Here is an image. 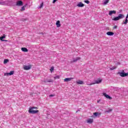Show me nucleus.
I'll return each instance as SVG.
<instances>
[{"label": "nucleus", "instance_id": "412c9836", "mask_svg": "<svg viewBox=\"0 0 128 128\" xmlns=\"http://www.w3.org/2000/svg\"><path fill=\"white\" fill-rule=\"evenodd\" d=\"M116 66H113L110 68V70H116Z\"/></svg>", "mask_w": 128, "mask_h": 128}, {"label": "nucleus", "instance_id": "0eeeda50", "mask_svg": "<svg viewBox=\"0 0 128 128\" xmlns=\"http://www.w3.org/2000/svg\"><path fill=\"white\" fill-rule=\"evenodd\" d=\"M116 14V11L114 10H110L108 14H109V16H112V14Z\"/></svg>", "mask_w": 128, "mask_h": 128}, {"label": "nucleus", "instance_id": "bb28decb", "mask_svg": "<svg viewBox=\"0 0 128 128\" xmlns=\"http://www.w3.org/2000/svg\"><path fill=\"white\" fill-rule=\"evenodd\" d=\"M54 66H52L50 68V71L51 72H54Z\"/></svg>", "mask_w": 128, "mask_h": 128}, {"label": "nucleus", "instance_id": "c85d7f7f", "mask_svg": "<svg viewBox=\"0 0 128 128\" xmlns=\"http://www.w3.org/2000/svg\"><path fill=\"white\" fill-rule=\"evenodd\" d=\"M84 2H86V4H90V1H88V0H86Z\"/></svg>", "mask_w": 128, "mask_h": 128}, {"label": "nucleus", "instance_id": "f257e3e1", "mask_svg": "<svg viewBox=\"0 0 128 128\" xmlns=\"http://www.w3.org/2000/svg\"><path fill=\"white\" fill-rule=\"evenodd\" d=\"M38 107H36V106H33V107H30L29 108L28 110V112L30 114H38V110H37Z\"/></svg>", "mask_w": 128, "mask_h": 128}, {"label": "nucleus", "instance_id": "7c9ffc66", "mask_svg": "<svg viewBox=\"0 0 128 128\" xmlns=\"http://www.w3.org/2000/svg\"><path fill=\"white\" fill-rule=\"evenodd\" d=\"M88 84V86H92V84H96V83L93 82V83H91V84Z\"/></svg>", "mask_w": 128, "mask_h": 128}, {"label": "nucleus", "instance_id": "4be33fe9", "mask_svg": "<svg viewBox=\"0 0 128 128\" xmlns=\"http://www.w3.org/2000/svg\"><path fill=\"white\" fill-rule=\"evenodd\" d=\"M14 71H10V72H9V76H12L14 74Z\"/></svg>", "mask_w": 128, "mask_h": 128}, {"label": "nucleus", "instance_id": "4c0bfd02", "mask_svg": "<svg viewBox=\"0 0 128 128\" xmlns=\"http://www.w3.org/2000/svg\"><path fill=\"white\" fill-rule=\"evenodd\" d=\"M42 34H44V33H42Z\"/></svg>", "mask_w": 128, "mask_h": 128}, {"label": "nucleus", "instance_id": "cd10ccee", "mask_svg": "<svg viewBox=\"0 0 128 128\" xmlns=\"http://www.w3.org/2000/svg\"><path fill=\"white\" fill-rule=\"evenodd\" d=\"M4 76H10V73H4Z\"/></svg>", "mask_w": 128, "mask_h": 128}, {"label": "nucleus", "instance_id": "7ed1b4c3", "mask_svg": "<svg viewBox=\"0 0 128 128\" xmlns=\"http://www.w3.org/2000/svg\"><path fill=\"white\" fill-rule=\"evenodd\" d=\"M32 68V64H30L28 66H24V69L25 70H30Z\"/></svg>", "mask_w": 128, "mask_h": 128}, {"label": "nucleus", "instance_id": "f3484780", "mask_svg": "<svg viewBox=\"0 0 128 128\" xmlns=\"http://www.w3.org/2000/svg\"><path fill=\"white\" fill-rule=\"evenodd\" d=\"M93 114L95 116H100V114H102V113L96 112H94Z\"/></svg>", "mask_w": 128, "mask_h": 128}, {"label": "nucleus", "instance_id": "c9c22d12", "mask_svg": "<svg viewBox=\"0 0 128 128\" xmlns=\"http://www.w3.org/2000/svg\"><path fill=\"white\" fill-rule=\"evenodd\" d=\"M54 96V95H52V94H50V97Z\"/></svg>", "mask_w": 128, "mask_h": 128}, {"label": "nucleus", "instance_id": "9b49d317", "mask_svg": "<svg viewBox=\"0 0 128 128\" xmlns=\"http://www.w3.org/2000/svg\"><path fill=\"white\" fill-rule=\"evenodd\" d=\"M88 124H92L94 122V119L93 118H88L86 120Z\"/></svg>", "mask_w": 128, "mask_h": 128}, {"label": "nucleus", "instance_id": "6ab92c4d", "mask_svg": "<svg viewBox=\"0 0 128 128\" xmlns=\"http://www.w3.org/2000/svg\"><path fill=\"white\" fill-rule=\"evenodd\" d=\"M6 38V36L4 34L3 36L0 37V40H4V38Z\"/></svg>", "mask_w": 128, "mask_h": 128}, {"label": "nucleus", "instance_id": "e433bc0d", "mask_svg": "<svg viewBox=\"0 0 128 128\" xmlns=\"http://www.w3.org/2000/svg\"><path fill=\"white\" fill-rule=\"evenodd\" d=\"M97 102H98V103L100 102V101L98 100V101Z\"/></svg>", "mask_w": 128, "mask_h": 128}, {"label": "nucleus", "instance_id": "393cba45", "mask_svg": "<svg viewBox=\"0 0 128 128\" xmlns=\"http://www.w3.org/2000/svg\"><path fill=\"white\" fill-rule=\"evenodd\" d=\"M26 10V8H24V6H23L22 8L20 10H21V12H22V11H24V10Z\"/></svg>", "mask_w": 128, "mask_h": 128}, {"label": "nucleus", "instance_id": "a211bd4d", "mask_svg": "<svg viewBox=\"0 0 128 128\" xmlns=\"http://www.w3.org/2000/svg\"><path fill=\"white\" fill-rule=\"evenodd\" d=\"M110 2V0H106L104 2V6H106V4H108Z\"/></svg>", "mask_w": 128, "mask_h": 128}, {"label": "nucleus", "instance_id": "6e6552de", "mask_svg": "<svg viewBox=\"0 0 128 128\" xmlns=\"http://www.w3.org/2000/svg\"><path fill=\"white\" fill-rule=\"evenodd\" d=\"M77 6H78V8H84V4H82V2H80L77 4Z\"/></svg>", "mask_w": 128, "mask_h": 128}, {"label": "nucleus", "instance_id": "f704fd0d", "mask_svg": "<svg viewBox=\"0 0 128 128\" xmlns=\"http://www.w3.org/2000/svg\"><path fill=\"white\" fill-rule=\"evenodd\" d=\"M2 42H8V40H2Z\"/></svg>", "mask_w": 128, "mask_h": 128}, {"label": "nucleus", "instance_id": "72a5a7b5", "mask_svg": "<svg viewBox=\"0 0 128 128\" xmlns=\"http://www.w3.org/2000/svg\"><path fill=\"white\" fill-rule=\"evenodd\" d=\"M56 0H53V4H54V2H56Z\"/></svg>", "mask_w": 128, "mask_h": 128}, {"label": "nucleus", "instance_id": "b1692460", "mask_svg": "<svg viewBox=\"0 0 128 128\" xmlns=\"http://www.w3.org/2000/svg\"><path fill=\"white\" fill-rule=\"evenodd\" d=\"M42 6H44V2H42L40 4V6H39L40 8H42Z\"/></svg>", "mask_w": 128, "mask_h": 128}, {"label": "nucleus", "instance_id": "1a4fd4ad", "mask_svg": "<svg viewBox=\"0 0 128 128\" xmlns=\"http://www.w3.org/2000/svg\"><path fill=\"white\" fill-rule=\"evenodd\" d=\"M16 4V6H22V4H23L22 2V0H18Z\"/></svg>", "mask_w": 128, "mask_h": 128}, {"label": "nucleus", "instance_id": "39448f33", "mask_svg": "<svg viewBox=\"0 0 128 128\" xmlns=\"http://www.w3.org/2000/svg\"><path fill=\"white\" fill-rule=\"evenodd\" d=\"M120 76H122V78H124V76H128V73H124V72H120Z\"/></svg>", "mask_w": 128, "mask_h": 128}, {"label": "nucleus", "instance_id": "9d476101", "mask_svg": "<svg viewBox=\"0 0 128 128\" xmlns=\"http://www.w3.org/2000/svg\"><path fill=\"white\" fill-rule=\"evenodd\" d=\"M102 82V80L99 78L98 80H95V82H94V84H100V82Z\"/></svg>", "mask_w": 128, "mask_h": 128}, {"label": "nucleus", "instance_id": "473e14b6", "mask_svg": "<svg viewBox=\"0 0 128 128\" xmlns=\"http://www.w3.org/2000/svg\"><path fill=\"white\" fill-rule=\"evenodd\" d=\"M48 82H52V80H48V81H47Z\"/></svg>", "mask_w": 128, "mask_h": 128}, {"label": "nucleus", "instance_id": "20e7f679", "mask_svg": "<svg viewBox=\"0 0 128 128\" xmlns=\"http://www.w3.org/2000/svg\"><path fill=\"white\" fill-rule=\"evenodd\" d=\"M80 60V57H76L75 59L71 61L70 63L72 64L74 62H78V60Z\"/></svg>", "mask_w": 128, "mask_h": 128}, {"label": "nucleus", "instance_id": "c756f323", "mask_svg": "<svg viewBox=\"0 0 128 128\" xmlns=\"http://www.w3.org/2000/svg\"><path fill=\"white\" fill-rule=\"evenodd\" d=\"M112 109H110L109 110L106 111V112H112Z\"/></svg>", "mask_w": 128, "mask_h": 128}, {"label": "nucleus", "instance_id": "5701e85b", "mask_svg": "<svg viewBox=\"0 0 128 128\" xmlns=\"http://www.w3.org/2000/svg\"><path fill=\"white\" fill-rule=\"evenodd\" d=\"M8 60L5 59L4 61V64H8Z\"/></svg>", "mask_w": 128, "mask_h": 128}, {"label": "nucleus", "instance_id": "dca6fc26", "mask_svg": "<svg viewBox=\"0 0 128 128\" xmlns=\"http://www.w3.org/2000/svg\"><path fill=\"white\" fill-rule=\"evenodd\" d=\"M77 84H84V81H82L80 80H78L76 82Z\"/></svg>", "mask_w": 128, "mask_h": 128}, {"label": "nucleus", "instance_id": "f8f14e48", "mask_svg": "<svg viewBox=\"0 0 128 128\" xmlns=\"http://www.w3.org/2000/svg\"><path fill=\"white\" fill-rule=\"evenodd\" d=\"M72 80H74V78H66L64 79V82H70Z\"/></svg>", "mask_w": 128, "mask_h": 128}, {"label": "nucleus", "instance_id": "2eb2a0df", "mask_svg": "<svg viewBox=\"0 0 128 128\" xmlns=\"http://www.w3.org/2000/svg\"><path fill=\"white\" fill-rule=\"evenodd\" d=\"M56 26L57 28H60V20H58L56 22Z\"/></svg>", "mask_w": 128, "mask_h": 128}, {"label": "nucleus", "instance_id": "2f4dec72", "mask_svg": "<svg viewBox=\"0 0 128 128\" xmlns=\"http://www.w3.org/2000/svg\"><path fill=\"white\" fill-rule=\"evenodd\" d=\"M118 28V26H114L113 27V28H114V30H116V28Z\"/></svg>", "mask_w": 128, "mask_h": 128}, {"label": "nucleus", "instance_id": "ddd939ff", "mask_svg": "<svg viewBox=\"0 0 128 128\" xmlns=\"http://www.w3.org/2000/svg\"><path fill=\"white\" fill-rule=\"evenodd\" d=\"M106 34L107 36H114V32H106Z\"/></svg>", "mask_w": 128, "mask_h": 128}, {"label": "nucleus", "instance_id": "f03ea898", "mask_svg": "<svg viewBox=\"0 0 128 128\" xmlns=\"http://www.w3.org/2000/svg\"><path fill=\"white\" fill-rule=\"evenodd\" d=\"M124 18V14H119L118 16L114 17L112 19V20L116 22V20H122V18Z\"/></svg>", "mask_w": 128, "mask_h": 128}, {"label": "nucleus", "instance_id": "423d86ee", "mask_svg": "<svg viewBox=\"0 0 128 128\" xmlns=\"http://www.w3.org/2000/svg\"><path fill=\"white\" fill-rule=\"evenodd\" d=\"M103 96L106 98H108V100H112V98L108 96V94H107L106 93H103Z\"/></svg>", "mask_w": 128, "mask_h": 128}, {"label": "nucleus", "instance_id": "a878e982", "mask_svg": "<svg viewBox=\"0 0 128 128\" xmlns=\"http://www.w3.org/2000/svg\"><path fill=\"white\" fill-rule=\"evenodd\" d=\"M54 78L55 80H58V78H60V76H57L54 77Z\"/></svg>", "mask_w": 128, "mask_h": 128}, {"label": "nucleus", "instance_id": "4468645a", "mask_svg": "<svg viewBox=\"0 0 128 128\" xmlns=\"http://www.w3.org/2000/svg\"><path fill=\"white\" fill-rule=\"evenodd\" d=\"M21 50H22V52H28V48H21Z\"/></svg>", "mask_w": 128, "mask_h": 128}, {"label": "nucleus", "instance_id": "aec40b11", "mask_svg": "<svg viewBox=\"0 0 128 128\" xmlns=\"http://www.w3.org/2000/svg\"><path fill=\"white\" fill-rule=\"evenodd\" d=\"M128 18L127 19L126 18L125 20V21L123 22V24H128Z\"/></svg>", "mask_w": 128, "mask_h": 128}]
</instances>
